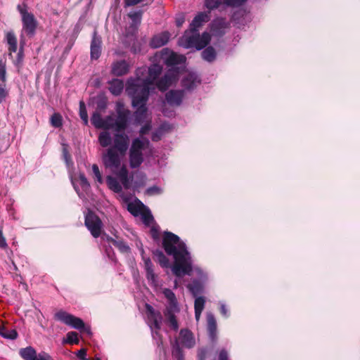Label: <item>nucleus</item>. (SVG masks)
I'll return each instance as SVG.
<instances>
[{"instance_id":"1","label":"nucleus","mask_w":360,"mask_h":360,"mask_svg":"<svg viewBox=\"0 0 360 360\" xmlns=\"http://www.w3.org/2000/svg\"><path fill=\"white\" fill-rule=\"evenodd\" d=\"M162 245L166 253L172 256L174 259L171 268L172 273L179 278L195 274L198 279H193L188 284V288L194 297L201 293L208 276L200 266L193 265L191 255L185 243L174 233L166 231L164 233Z\"/></svg>"},{"instance_id":"2","label":"nucleus","mask_w":360,"mask_h":360,"mask_svg":"<svg viewBox=\"0 0 360 360\" xmlns=\"http://www.w3.org/2000/svg\"><path fill=\"white\" fill-rule=\"evenodd\" d=\"M162 71L160 65L154 63L149 68L143 66L136 71V78L127 80L126 91L131 98L132 106L136 108L134 112L135 121L142 123L147 116L146 103L150 86L154 84Z\"/></svg>"},{"instance_id":"3","label":"nucleus","mask_w":360,"mask_h":360,"mask_svg":"<svg viewBox=\"0 0 360 360\" xmlns=\"http://www.w3.org/2000/svg\"><path fill=\"white\" fill-rule=\"evenodd\" d=\"M200 12L198 13L190 24L189 30L185 31L184 35L179 39V46L185 49H195L201 50L210 41V34L205 32L201 35L198 32V28L210 19V11Z\"/></svg>"},{"instance_id":"4","label":"nucleus","mask_w":360,"mask_h":360,"mask_svg":"<svg viewBox=\"0 0 360 360\" xmlns=\"http://www.w3.org/2000/svg\"><path fill=\"white\" fill-rule=\"evenodd\" d=\"M125 155H121L115 148H108L102 155V160L105 168L109 169L120 180L124 188L128 189L131 186L133 176L129 175L128 169L122 164Z\"/></svg>"},{"instance_id":"5","label":"nucleus","mask_w":360,"mask_h":360,"mask_svg":"<svg viewBox=\"0 0 360 360\" xmlns=\"http://www.w3.org/2000/svg\"><path fill=\"white\" fill-rule=\"evenodd\" d=\"M196 345L193 333L188 329H181L179 336L172 343V354L175 360H184V353L182 348L192 349Z\"/></svg>"},{"instance_id":"6","label":"nucleus","mask_w":360,"mask_h":360,"mask_svg":"<svg viewBox=\"0 0 360 360\" xmlns=\"http://www.w3.org/2000/svg\"><path fill=\"white\" fill-rule=\"evenodd\" d=\"M150 148L149 140L144 137H137L132 140L129 147V165L131 168H138L143 162L144 152Z\"/></svg>"},{"instance_id":"7","label":"nucleus","mask_w":360,"mask_h":360,"mask_svg":"<svg viewBox=\"0 0 360 360\" xmlns=\"http://www.w3.org/2000/svg\"><path fill=\"white\" fill-rule=\"evenodd\" d=\"M162 294L167 300V305L165 311V316L168 326L174 330L179 329L178 321L175 314L180 311L175 294L169 288H164Z\"/></svg>"},{"instance_id":"8","label":"nucleus","mask_w":360,"mask_h":360,"mask_svg":"<svg viewBox=\"0 0 360 360\" xmlns=\"http://www.w3.org/2000/svg\"><path fill=\"white\" fill-rule=\"evenodd\" d=\"M18 11L21 15L22 22V32L32 37L34 35L37 22L33 14L27 12L25 4L18 5Z\"/></svg>"},{"instance_id":"9","label":"nucleus","mask_w":360,"mask_h":360,"mask_svg":"<svg viewBox=\"0 0 360 360\" xmlns=\"http://www.w3.org/2000/svg\"><path fill=\"white\" fill-rule=\"evenodd\" d=\"M55 319L65 325L82 332H86L90 334L91 330L89 327H86L84 321L78 317H76L68 312L60 310L55 314Z\"/></svg>"},{"instance_id":"10","label":"nucleus","mask_w":360,"mask_h":360,"mask_svg":"<svg viewBox=\"0 0 360 360\" xmlns=\"http://www.w3.org/2000/svg\"><path fill=\"white\" fill-rule=\"evenodd\" d=\"M115 111L117 114V117L115 118L116 131L120 132L127 129L131 112L124 108L122 102L116 103Z\"/></svg>"},{"instance_id":"11","label":"nucleus","mask_w":360,"mask_h":360,"mask_svg":"<svg viewBox=\"0 0 360 360\" xmlns=\"http://www.w3.org/2000/svg\"><path fill=\"white\" fill-rule=\"evenodd\" d=\"M84 224L93 237L98 238L101 236L102 221L94 212L89 210L85 214Z\"/></svg>"},{"instance_id":"12","label":"nucleus","mask_w":360,"mask_h":360,"mask_svg":"<svg viewBox=\"0 0 360 360\" xmlns=\"http://www.w3.org/2000/svg\"><path fill=\"white\" fill-rule=\"evenodd\" d=\"M181 68H169L165 75L156 82V86L162 91H166L178 80Z\"/></svg>"},{"instance_id":"13","label":"nucleus","mask_w":360,"mask_h":360,"mask_svg":"<svg viewBox=\"0 0 360 360\" xmlns=\"http://www.w3.org/2000/svg\"><path fill=\"white\" fill-rule=\"evenodd\" d=\"M148 318L147 322L151 330L152 336L154 339L160 338L158 330L162 324V316L160 312L155 311L150 306L147 305Z\"/></svg>"},{"instance_id":"14","label":"nucleus","mask_w":360,"mask_h":360,"mask_svg":"<svg viewBox=\"0 0 360 360\" xmlns=\"http://www.w3.org/2000/svg\"><path fill=\"white\" fill-rule=\"evenodd\" d=\"M160 58L167 66L176 68V65H182L186 61V57L179 55L168 49H163L160 51Z\"/></svg>"},{"instance_id":"15","label":"nucleus","mask_w":360,"mask_h":360,"mask_svg":"<svg viewBox=\"0 0 360 360\" xmlns=\"http://www.w3.org/2000/svg\"><path fill=\"white\" fill-rule=\"evenodd\" d=\"M73 187L81 199H86L89 189L90 184L84 174H79L78 178H72Z\"/></svg>"},{"instance_id":"16","label":"nucleus","mask_w":360,"mask_h":360,"mask_svg":"<svg viewBox=\"0 0 360 360\" xmlns=\"http://www.w3.org/2000/svg\"><path fill=\"white\" fill-rule=\"evenodd\" d=\"M19 354L24 360H53L46 352H41L37 354L32 347H27L20 349Z\"/></svg>"},{"instance_id":"17","label":"nucleus","mask_w":360,"mask_h":360,"mask_svg":"<svg viewBox=\"0 0 360 360\" xmlns=\"http://www.w3.org/2000/svg\"><path fill=\"white\" fill-rule=\"evenodd\" d=\"M247 0H205V6L208 10H214L221 5L231 8H238L243 6Z\"/></svg>"},{"instance_id":"18","label":"nucleus","mask_w":360,"mask_h":360,"mask_svg":"<svg viewBox=\"0 0 360 360\" xmlns=\"http://www.w3.org/2000/svg\"><path fill=\"white\" fill-rule=\"evenodd\" d=\"M141 254L143 260L144 262L146 277L148 281V283L152 287L157 288L159 286L158 276L154 271L153 264L149 257H145L143 256V250H141Z\"/></svg>"},{"instance_id":"19","label":"nucleus","mask_w":360,"mask_h":360,"mask_svg":"<svg viewBox=\"0 0 360 360\" xmlns=\"http://www.w3.org/2000/svg\"><path fill=\"white\" fill-rule=\"evenodd\" d=\"M129 136L122 133L117 132L114 136L113 146L110 148H115L121 155H125L129 148Z\"/></svg>"},{"instance_id":"20","label":"nucleus","mask_w":360,"mask_h":360,"mask_svg":"<svg viewBox=\"0 0 360 360\" xmlns=\"http://www.w3.org/2000/svg\"><path fill=\"white\" fill-rule=\"evenodd\" d=\"M184 97V90H170L165 94L167 103L172 106H179Z\"/></svg>"},{"instance_id":"21","label":"nucleus","mask_w":360,"mask_h":360,"mask_svg":"<svg viewBox=\"0 0 360 360\" xmlns=\"http://www.w3.org/2000/svg\"><path fill=\"white\" fill-rule=\"evenodd\" d=\"M207 330L210 339L212 342L217 340V326L214 314L211 312L207 313Z\"/></svg>"},{"instance_id":"22","label":"nucleus","mask_w":360,"mask_h":360,"mask_svg":"<svg viewBox=\"0 0 360 360\" xmlns=\"http://www.w3.org/2000/svg\"><path fill=\"white\" fill-rule=\"evenodd\" d=\"M200 79L197 74L188 72L182 79L181 84L187 90L194 89L200 83Z\"/></svg>"},{"instance_id":"23","label":"nucleus","mask_w":360,"mask_h":360,"mask_svg":"<svg viewBox=\"0 0 360 360\" xmlns=\"http://www.w3.org/2000/svg\"><path fill=\"white\" fill-rule=\"evenodd\" d=\"M101 38L94 32V36L91 43V58L98 59L101 53Z\"/></svg>"},{"instance_id":"24","label":"nucleus","mask_w":360,"mask_h":360,"mask_svg":"<svg viewBox=\"0 0 360 360\" xmlns=\"http://www.w3.org/2000/svg\"><path fill=\"white\" fill-rule=\"evenodd\" d=\"M170 37V34L168 32H163L158 34L155 35L150 42V45L153 48H160L164 45H165L169 41Z\"/></svg>"},{"instance_id":"25","label":"nucleus","mask_w":360,"mask_h":360,"mask_svg":"<svg viewBox=\"0 0 360 360\" xmlns=\"http://www.w3.org/2000/svg\"><path fill=\"white\" fill-rule=\"evenodd\" d=\"M101 239L103 241H107L109 244H112L113 245H115L116 248H118V250L121 252L126 253V252H129L130 250V248L127 245V243L121 240L113 239L106 234H103L101 236Z\"/></svg>"},{"instance_id":"26","label":"nucleus","mask_w":360,"mask_h":360,"mask_svg":"<svg viewBox=\"0 0 360 360\" xmlns=\"http://www.w3.org/2000/svg\"><path fill=\"white\" fill-rule=\"evenodd\" d=\"M129 64L124 60L115 62L112 68V72L117 76H122L129 72Z\"/></svg>"},{"instance_id":"27","label":"nucleus","mask_w":360,"mask_h":360,"mask_svg":"<svg viewBox=\"0 0 360 360\" xmlns=\"http://www.w3.org/2000/svg\"><path fill=\"white\" fill-rule=\"evenodd\" d=\"M106 184L110 190L117 193H120L122 191V188H124L116 175L115 176L110 175L107 176Z\"/></svg>"},{"instance_id":"28","label":"nucleus","mask_w":360,"mask_h":360,"mask_svg":"<svg viewBox=\"0 0 360 360\" xmlns=\"http://www.w3.org/2000/svg\"><path fill=\"white\" fill-rule=\"evenodd\" d=\"M194 302V309H195V318L197 322L200 319L201 314L205 308V297L202 296L195 297Z\"/></svg>"},{"instance_id":"29","label":"nucleus","mask_w":360,"mask_h":360,"mask_svg":"<svg viewBox=\"0 0 360 360\" xmlns=\"http://www.w3.org/2000/svg\"><path fill=\"white\" fill-rule=\"evenodd\" d=\"M124 89L123 81L119 79H112L109 82L108 89L110 92L115 95L119 96Z\"/></svg>"},{"instance_id":"30","label":"nucleus","mask_w":360,"mask_h":360,"mask_svg":"<svg viewBox=\"0 0 360 360\" xmlns=\"http://www.w3.org/2000/svg\"><path fill=\"white\" fill-rule=\"evenodd\" d=\"M6 38L8 45L9 56L12 57V53H15L18 49L17 39L12 31L6 33Z\"/></svg>"},{"instance_id":"31","label":"nucleus","mask_w":360,"mask_h":360,"mask_svg":"<svg viewBox=\"0 0 360 360\" xmlns=\"http://www.w3.org/2000/svg\"><path fill=\"white\" fill-rule=\"evenodd\" d=\"M153 255L156 258L157 262L160 264L162 267L169 266V259L164 255V253L159 250H156L153 252Z\"/></svg>"},{"instance_id":"32","label":"nucleus","mask_w":360,"mask_h":360,"mask_svg":"<svg viewBox=\"0 0 360 360\" xmlns=\"http://www.w3.org/2000/svg\"><path fill=\"white\" fill-rule=\"evenodd\" d=\"M202 58L207 61L212 62L216 58V51L212 46H208L202 52Z\"/></svg>"},{"instance_id":"33","label":"nucleus","mask_w":360,"mask_h":360,"mask_svg":"<svg viewBox=\"0 0 360 360\" xmlns=\"http://www.w3.org/2000/svg\"><path fill=\"white\" fill-rule=\"evenodd\" d=\"M98 141L102 147H108L111 144L112 138L108 131H104L100 133Z\"/></svg>"},{"instance_id":"34","label":"nucleus","mask_w":360,"mask_h":360,"mask_svg":"<svg viewBox=\"0 0 360 360\" xmlns=\"http://www.w3.org/2000/svg\"><path fill=\"white\" fill-rule=\"evenodd\" d=\"M102 129H115L116 131L115 120L112 115H108L103 118Z\"/></svg>"},{"instance_id":"35","label":"nucleus","mask_w":360,"mask_h":360,"mask_svg":"<svg viewBox=\"0 0 360 360\" xmlns=\"http://www.w3.org/2000/svg\"><path fill=\"white\" fill-rule=\"evenodd\" d=\"M91 122L96 128L102 129L103 118H102L101 114L98 112H94L91 118Z\"/></svg>"},{"instance_id":"36","label":"nucleus","mask_w":360,"mask_h":360,"mask_svg":"<svg viewBox=\"0 0 360 360\" xmlns=\"http://www.w3.org/2000/svg\"><path fill=\"white\" fill-rule=\"evenodd\" d=\"M140 215L143 224L146 226H150L153 223L154 219L150 210L143 211Z\"/></svg>"},{"instance_id":"37","label":"nucleus","mask_w":360,"mask_h":360,"mask_svg":"<svg viewBox=\"0 0 360 360\" xmlns=\"http://www.w3.org/2000/svg\"><path fill=\"white\" fill-rule=\"evenodd\" d=\"M143 204H141V205H136V204L130 202L127 205V210L131 214H132L134 216L136 217V216L140 215L141 214V212H143L141 210V207H143Z\"/></svg>"},{"instance_id":"38","label":"nucleus","mask_w":360,"mask_h":360,"mask_svg":"<svg viewBox=\"0 0 360 360\" xmlns=\"http://www.w3.org/2000/svg\"><path fill=\"white\" fill-rule=\"evenodd\" d=\"M0 336L6 339L15 340L18 337V333L15 330H6V328L3 327L0 332Z\"/></svg>"},{"instance_id":"39","label":"nucleus","mask_w":360,"mask_h":360,"mask_svg":"<svg viewBox=\"0 0 360 360\" xmlns=\"http://www.w3.org/2000/svg\"><path fill=\"white\" fill-rule=\"evenodd\" d=\"M79 341L78 334L75 331H70L67 333V338L63 341V342L69 344H78Z\"/></svg>"},{"instance_id":"40","label":"nucleus","mask_w":360,"mask_h":360,"mask_svg":"<svg viewBox=\"0 0 360 360\" xmlns=\"http://www.w3.org/2000/svg\"><path fill=\"white\" fill-rule=\"evenodd\" d=\"M79 115L84 123L86 124L88 123V115L85 104L83 101H80L79 103Z\"/></svg>"},{"instance_id":"41","label":"nucleus","mask_w":360,"mask_h":360,"mask_svg":"<svg viewBox=\"0 0 360 360\" xmlns=\"http://www.w3.org/2000/svg\"><path fill=\"white\" fill-rule=\"evenodd\" d=\"M163 190L162 188L158 186H153L149 188H148L146 191V193L148 195H160L162 193Z\"/></svg>"},{"instance_id":"42","label":"nucleus","mask_w":360,"mask_h":360,"mask_svg":"<svg viewBox=\"0 0 360 360\" xmlns=\"http://www.w3.org/2000/svg\"><path fill=\"white\" fill-rule=\"evenodd\" d=\"M92 172L94 175V179L99 183L103 184V180L101 175V173L100 172L99 168L97 165L94 164L92 165Z\"/></svg>"},{"instance_id":"43","label":"nucleus","mask_w":360,"mask_h":360,"mask_svg":"<svg viewBox=\"0 0 360 360\" xmlns=\"http://www.w3.org/2000/svg\"><path fill=\"white\" fill-rule=\"evenodd\" d=\"M141 11H135L129 13V17L131 19L134 24H139L141 19Z\"/></svg>"},{"instance_id":"44","label":"nucleus","mask_w":360,"mask_h":360,"mask_svg":"<svg viewBox=\"0 0 360 360\" xmlns=\"http://www.w3.org/2000/svg\"><path fill=\"white\" fill-rule=\"evenodd\" d=\"M51 123L55 127H59L62 124L61 116L59 114H53L51 117Z\"/></svg>"},{"instance_id":"45","label":"nucleus","mask_w":360,"mask_h":360,"mask_svg":"<svg viewBox=\"0 0 360 360\" xmlns=\"http://www.w3.org/2000/svg\"><path fill=\"white\" fill-rule=\"evenodd\" d=\"M164 125H162L161 127H160L158 130H156L155 132L152 134V140L153 141H159L161 137L163 135V128Z\"/></svg>"},{"instance_id":"46","label":"nucleus","mask_w":360,"mask_h":360,"mask_svg":"<svg viewBox=\"0 0 360 360\" xmlns=\"http://www.w3.org/2000/svg\"><path fill=\"white\" fill-rule=\"evenodd\" d=\"M208 349L207 347H200L198 349V360H205Z\"/></svg>"},{"instance_id":"47","label":"nucleus","mask_w":360,"mask_h":360,"mask_svg":"<svg viewBox=\"0 0 360 360\" xmlns=\"http://www.w3.org/2000/svg\"><path fill=\"white\" fill-rule=\"evenodd\" d=\"M226 24L227 23L224 19H217L213 22L212 29L214 31L217 26H219L221 28H225L226 27Z\"/></svg>"},{"instance_id":"48","label":"nucleus","mask_w":360,"mask_h":360,"mask_svg":"<svg viewBox=\"0 0 360 360\" xmlns=\"http://www.w3.org/2000/svg\"><path fill=\"white\" fill-rule=\"evenodd\" d=\"M219 310H220L221 314L224 318H228L229 316V309H228L226 305L222 302H220L219 303Z\"/></svg>"},{"instance_id":"49","label":"nucleus","mask_w":360,"mask_h":360,"mask_svg":"<svg viewBox=\"0 0 360 360\" xmlns=\"http://www.w3.org/2000/svg\"><path fill=\"white\" fill-rule=\"evenodd\" d=\"M150 129L151 124L150 123H147L145 125H143L139 131V134L141 136L140 137H143V136L147 134Z\"/></svg>"},{"instance_id":"50","label":"nucleus","mask_w":360,"mask_h":360,"mask_svg":"<svg viewBox=\"0 0 360 360\" xmlns=\"http://www.w3.org/2000/svg\"><path fill=\"white\" fill-rule=\"evenodd\" d=\"M0 79L3 82L6 80V65L1 60H0Z\"/></svg>"},{"instance_id":"51","label":"nucleus","mask_w":360,"mask_h":360,"mask_svg":"<svg viewBox=\"0 0 360 360\" xmlns=\"http://www.w3.org/2000/svg\"><path fill=\"white\" fill-rule=\"evenodd\" d=\"M22 58H23V52H22V48H21L17 54L16 59L14 60L15 65L17 66L20 65L22 62Z\"/></svg>"},{"instance_id":"52","label":"nucleus","mask_w":360,"mask_h":360,"mask_svg":"<svg viewBox=\"0 0 360 360\" xmlns=\"http://www.w3.org/2000/svg\"><path fill=\"white\" fill-rule=\"evenodd\" d=\"M7 96V91L5 89L4 85L0 84V103L6 98Z\"/></svg>"},{"instance_id":"53","label":"nucleus","mask_w":360,"mask_h":360,"mask_svg":"<svg viewBox=\"0 0 360 360\" xmlns=\"http://www.w3.org/2000/svg\"><path fill=\"white\" fill-rule=\"evenodd\" d=\"M150 233L152 237L157 240L159 238V229L158 227L156 226H153L150 229Z\"/></svg>"},{"instance_id":"54","label":"nucleus","mask_w":360,"mask_h":360,"mask_svg":"<svg viewBox=\"0 0 360 360\" xmlns=\"http://www.w3.org/2000/svg\"><path fill=\"white\" fill-rule=\"evenodd\" d=\"M219 360H229V354L226 349H223L219 352Z\"/></svg>"},{"instance_id":"55","label":"nucleus","mask_w":360,"mask_h":360,"mask_svg":"<svg viewBox=\"0 0 360 360\" xmlns=\"http://www.w3.org/2000/svg\"><path fill=\"white\" fill-rule=\"evenodd\" d=\"M7 247V243L6 241V238L3 235L2 230L0 229V248H6Z\"/></svg>"},{"instance_id":"56","label":"nucleus","mask_w":360,"mask_h":360,"mask_svg":"<svg viewBox=\"0 0 360 360\" xmlns=\"http://www.w3.org/2000/svg\"><path fill=\"white\" fill-rule=\"evenodd\" d=\"M143 1L144 0H124V4L126 6H132Z\"/></svg>"},{"instance_id":"57","label":"nucleus","mask_w":360,"mask_h":360,"mask_svg":"<svg viewBox=\"0 0 360 360\" xmlns=\"http://www.w3.org/2000/svg\"><path fill=\"white\" fill-rule=\"evenodd\" d=\"M185 22V17L184 15H181L176 18V24L177 27H181Z\"/></svg>"},{"instance_id":"58","label":"nucleus","mask_w":360,"mask_h":360,"mask_svg":"<svg viewBox=\"0 0 360 360\" xmlns=\"http://www.w3.org/2000/svg\"><path fill=\"white\" fill-rule=\"evenodd\" d=\"M63 156L65 158V160L67 164H68L69 155H68V152L67 151L66 149L63 150Z\"/></svg>"},{"instance_id":"59","label":"nucleus","mask_w":360,"mask_h":360,"mask_svg":"<svg viewBox=\"0 0 360 360\" xmlns=\"http://www.w3.org/2000/svg\"><path fill=\"white\" fill-rule=\"evenodd\" d=\"M106 107V104L105 102H101L99 103H98V108L102 110V109H105Z\"/></svg>"},{"instance_id":"60","label":"nucleus","mask_w":360,"mask_h":360,"mask_svg":"<svg viewBox=\"0 0 360 360\" xmlns=\"http://www.w3.org/2000/svg\"><path fill=\"white\" fill-rule=\"evenodd\" d=\"M106 252L108 254V257L110 259H113V257H112V255H110V250H108V249H106Z\"/></svg>"},{"instance_id":"61","label":"nucleus","mask_w":360,"mask_h":360,"mask_svg":"<svg viewBox=\"0 0 360 360\" xmlns=\"http://www.w3.org/2000/svg\"><path fill=\"white\" fill-rule=\"evenodd\" d=\"M176 285H177V281H175V287H176Z\"/></svg>"},{"instance_id":"62","label":"nucleus","mask_w":360,"mask_h":360,"mask_svg":"<svg viewBox=\"0 0 360 360\" xmlns=\"http://www.w3.org/2000/svg\"><path fill=\"white\" fill-rule=\"evenodd\" d=\"M139 203H140V204H139L140 205H141V204H142V203L141 202V201H139Z\"/></svg>"},{"instance_id":"63","label":"nucleus","mask_w":360,"mask_h":360,"mask_svg":"<svg viewBox=\"0 0 360 360\" xmlns=\"http://www.w3.org/2000/svg\"><path fill=\"white\" fill-rule=\"evenodd\" d=\"M96 360H101L100 359H96Z\"/></svg>"}]
</instances>
